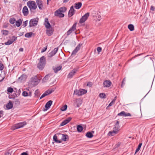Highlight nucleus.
<instances>
[{
  "label": "nucleus",
  "instance_id": "nucleus-5",
  "mask_svg": "<svg viewBox=\"0 0 155 155\" xmlns=\"http://www.w3.org/2000/svg\"><path fill=\"white\" fill-rule=\"evenodd\" d=\"M26 124V122H22L19 123L17 124H16L15 126L13 127L14 128L13 130H14L15 129H18L21 127H23Z\"/></svg>",
  "mask_w": 155,
  "mask_h": 155
},
{
  "label": "nucleus",
  "instance_id": "nucleus-20",
  "mask_svg": "<svg viewBox=\"0 0 155 155\" xmlns=\"http://www.w3.org/2000/svg\"><path fill=\"white\" fill-rule=\"evenodd\" d=\"M23 13L25 16L27 15L28 14V11L27 7L26 6H24L22 10Z\"/></svg>",
  "mask_w": 155,
  "mask_h": 155
},
{
  "label": "nucleus",
  "instance_id": "nucleus-13",
  "mask_svg": "<svg viewBox=\"0 0 155 155\" xmlns=\"http://www.w3.org/2000/svg\"><path fill=\"white\" fill-rule=\"evenodd\" d=\"M75 10L73 6H72L70 8V9L68 12V16L70 17L73 16L75 12Z\"/></svg>",
  "mask_w": 155,
  "mask_h": 155
},
{
  "label": "nucleus",
  "instance_id": "nucleus-19",
  "mask_svg": "<svg viewBox=\"0 0 155 155\" xmlns=\"http://www.w3.org/2000/svg\"><path fill=\"white\" fill-rule=\"evenodd\" d=\"M22 95L24 97H31L32 95V93L31 91H23L22 93Z\"/></svg>",
  "mask_w": 155,
  "mask_h": 155
},
{
  "label": "nucleus",
  "instance_id": "nucleus-27",
  "mask_svg": "<svg viewBox=\"0 0 155 155\" xmlns=\"http://www.w3.org/2000/svg\"><path fill=\"white\" fill-rule=\"evenodd\" d=\"M22 23V21L21 19H19L18 20L15 21V25L17 27H19L21 24Z\"/></svg>",
  "mask_w": 155,
  "mask_h": 155
},
{
  "label": "nucleus",
  "instance_id": "nucleus-49",
  "mask_svg": "<svg viewBox=\"0 0 155 155\" xmlns=\"http://www.w3.org/2000/svg\"><path fill=\"white\" fill-rule=\"evenodd\" d=\"M4 66L3 64L0 62V70H2L4 68Z\"/></svg>",
  "mask_w": 155,
  "mask_h": 155
},
{
  "label": "nucleus",
  "instance_id": "nucleus-15",
  "mask_svg": "<svg viewBox=\"0 0 155 155\" xmlns=\"http://www.w3.org/2000/svg\"><path fill=\"white\" fill-rule=\"evenodd\" d=\"M77 70L75 69H73L68 75V78H71L75 75Z\"/></svg>",
  "mask_w": 155,
  "mask_h": 155
},
{
  "label": "nucleus",
  "instance_id": "nucleus-53",
  "mask_svg": "<svg viewBox=\"0 0 155 155\" xmlns=\"http://www.w3.org/2000/svg\"><path fill=\"white\" fill-rule=\"evenodd\" d=\"M87 85L90 87H91L92 86V83L91 82H89L87 84Z\"/></svg>",
  "mask_w": 155,
  "mask_h": 155
},
{
  "label": "nucleus",
  "instance_id": "nucleus-39",
  "mask_svg": "<svg viewBox=\"0 0 155 155\" xmlns=\"http://www.w3.org/2000/svg\"><path fill=\"white\" fill-rule=\"evenodd\" d=\"M128 28L130 31H133L134 30V27L133 25H129L128 26Z\"/></svg>",
  "mask_w": 155,
  "mask_h": 155
},
{
  "label": "nucleus",
  "instance_id": "nucleus-43",
  "mask_svg": "<svg viewBox=\"0 0 155 155\" xmlns=\"http://www.w3.org/2000/svg\"><path fill=\"white\" fill-rule=\"evenodd\" d=\"M45 27L47 28H51V25L49 23V22L45 23Z\"/></svg>",
  "mask_w": 155,
  "mask_h": 155
},
{
  "label": "nucleus",
  "instance_id": "nucleus-56",
  "mask_svg": "<svg viewBox=\"0 0 155 155\" xmlns=\"http://www.w3.org/2000/svg\"><path fill=\"white\" fill-rule=\"evenodd\" d=\"M64 16V15L62 13H61V14H60V15H59L58 16V17H63Z\"/></svg>",
  "mask_w": 155,
  "mask_h": 155
},
{
  "label": "nucleus",
  "instance_id": "nucleus-38",
  "mask_svg": "<svg viewBox=\"0 0 155 155\" xmlns=\"http://www.w3.org/2000/svg\"><path fill=\"white\" fill-rule=\"evenodd\" d=\"M16 21L15 18H11L9 19V22L12 24H14Z\"/></svg>",
  "mask_w": 155,
  "mask_h": 155
},
{
  "label": "nucleus",
  "instance_id": "nucleus-62",
  "mask_svg": "<svg viewBox=\"0 0 155 155\" xmlns=\"http://www.w3.org/2000/svg\"><path fill=\"white\" fill-rule=\"evenodd\" d=\"M5 155H11V154L9 152H7L5 153Z\"/></svg>",
  "mask_w": 155,
  "mask_h": 155
},
{
  "label": "nucleus",
  "instance_id": "nucleus-58",
  "mask_svg": "<svg viewBox=\"0 0 155 155\" xmlns=\"http://www.w3.org/2000/svg\"><path fill=\"white\" fill-rule=\"evenodd\" d=\"M49 22L48 19L47 18H45V23H48Z\"/></svg>",
  "mask_w": 155,
  "mask_h": 155
},
{
  "label": "nucleus",
  "instance_id": "nucleus-36",
  "mask_svg": "<svg viewBox=\"0 0 155 155\" xmlns=\"http://www.w3.org/2000/svg\"><path fill=\"white\" fill-rule=\"evenodd\" d=\"M116 97L109 104L108 106L107 107H107H108L111 106L112 105H113L115 103V101H116Z\"/></svg>",
  "mask_w": 155,
  "mask_h": 155
},
{
  "label": "nucleus",
  "instance_id": "nucleus-1",
  "mask_svg": "<svg viewBox=\"0 0 155 155\" xmlns=\"http://www.w3.org/2000/svg\"><path fill=\"white\" fill-rule=\"evenodd\" d=\"M46 63L45 57L44 56L41 57L39 61L37 64L38 68L41 70H42L44 68Z\"/></svg>",
  "mask_w": 155,
  "mask_h": 155
},
{
  "label": "nucleus",
  "instance_id": "nucleus-44",
  "mask_svg": "<svg viewBox=\"0 0 155 155\" xmlns=\"http://www.w3.org/2000/svg\"><path fill=\"white\" fill-rule=\"evenodd\" d=\"M61 12H60L58 10H56L54 12V15L56 16H58L60 14Z\"/></svg>",
  "mask_w": 155,
  "mask_h": 155
},
{
  "label": "nucleus",
  "instance_id": "nucleus-31",
  "mask_svg": "<svg viewBox=\"0 0 155 155\" xmlns=\"http://www.w3.org/2000/svg\"><path fill=\"white\" fill-rule=\"evenodd\" d=\"M80 94L81 95H84L87 93V90L82 89H80Z\"/></svg>",
  "mask_w": 155,
  "mask_h": 155
},
{
  "label": "nucleus",
  "instance_id": "nucleus-54",
  "mask_svg": "<svg viewBox=\"0 0 155 155\" xmlns=\"http://www.w3.org/2000/svg\"><path fill=\"white\" fill-rule=\"evenodd\" d=\"M47 49V47H44L41 50V52H45Z\"/></svg>",
  "mask_w": 155,
  "mask_h": 155
},
{
  "label": "nucleus",
  "instance_id": "nucleus-48",
  "mask_svg": "<svg viewBox=\"0 0 155 155\" xmlns=\"http://www.w3.org/2000/svg\"><path fill=\"white\" fill-rule=\"evenodd\" d=\"M58 50V48H56L54 49L52 51L54 53V54H56Z\"/></svg>",
  "mask_w": 155,
  "mask_h": 155
},
{
  "label": "nucleus",
  "instance_id": "nucleus-51",
  "mask_svg": "<svg viewBox=\"0 0 155 155\" xmlns=\"http://www.w3.org/2000/svg\"><path fill=\"white\" fill-rule=\"evenodd\" d=\"M102 49L101 47H98L97 48V50L98 53L100 52L101 51Z\"/></svg>",
  "mask_w": 155,
  "mask_h": 155
},
{
  "label": "nucleus",
  "instance_id": "nucleus-34",
  "mask_svg": "<svg viewBox=\"0 0 155 155\" xmlns=\"http://www.w3.org/2000/svg\"><path fill=\"white\" fill-rule=\"evenodd\" d=\"M86 136L88 138H91L93 137V135L92 133L91 132H87L86 134Z\"/></svg>",
  "mask_w": 155,
  "mask_h": 155
},
{
  "label": "nucleus",
  "instance_id": "nucleus-59",
  "mask_svg": "<svg viewBox=\"0 0 155 155\" xmlns=\"http://www.w3.org/2000/svg\"><path fill=\"white\" fill-rule=\"evenodd\" d=\"M150 9L152 11H154L155 8L153 6H151L150 8Z\"/></svg>",
  "mask_w": 155,
  "mask_h": 155
},
{
  "label": "nucleus",
  "instance_id": "nucleus-64",
  "mask_svg": "<svg viewBox=\"0 0 155 155\" xmlns=\"http://www.w3.org/2000/svg\"><path fill=\"white\" fill-rule=\"evenodd\" d=\"M19 50L20 51H23V49L22 48H20Z\"/></svg>",
  "mask_w": 155,
  "mask_h": 155
},
{
  "label": "nucleus",
  "instance_id": "nucleus-50",
  "mask_svg": "<svg viewBox=\"0 0 155 155\" xmlns=\"http://www.w3.org/2000/svg\"><path fill=\"white\" fill-rule=\"evenodd\" d=\"M28 21H26L23 23V25L24 26V27H25V26H26L27 24L28 23Z\"/></svg>",
  "mask_w": 155,
  "mask_h": 155
},
{
  "label": "nucleus",
  "instance_id": "nucleus-45",
  "mask_svg": "<svg viewBox=\"0 0 155 155\" xmlns=\"http://www.w3.org/2000/svg\"><path fill=\"white\" fill-rule=\"evenodd\" d=\"M99 97L101 98H105L106 96L105 94L101 93L99 94Z\"/></svg>",
  "mask_w": 155,
  "mask_h": 155
},
{
  "label": "nucleus",
  "instance_id": "nucleus-23",
  "mask_svg": "<svg viewBox=\"0 0 155 155\" xmlns=\"http://www.w3.org/2000/svg\"><path fill=\"white\" fill-rule=\"evenodd\" d=\"M13 104L11 101H9L8 103L6 105V107L7 109L9 110L13 107Z\"/></svg>",
  "mask_w": 155,
  "mask_h": 155
},
{
  "label": "nucleus",
  "instance_id": "nucleus-33",
  "mask_svg": "<svg viewBox=\"0 0 155 155\" xmlns=\"http://www.w3.org/2000/svg\"><path fill=\"white\" fill-rule=\"evenodd\" d=\"M1 32L3 35L6 36L8 35L9 32L7 30H2Z\"/></svg>",
  "mask_w": 155,
  "mask_h": 155
},
{
  "label": "nucleus",
  "instance_id": "nucleus-35",
  "mask_svg": "<svg viewBox=\"0 0 155 155\" xmlns=\"http://www.w3.org/2000/svg\"><path fill=\"white\" fill-rule=\"evenodd\" d=\"M83 129V128L81 126L78 125L77 126V130L79 132H81Z\"/></svg>",
  "mask_w": 155,
  "mask_h": 155
},
{
  "label": "nucleus",
  "instance_id": "nucleus-3",
  "mask_svg": "<svg viewBox=\"0 0 155 155\" xmlns=\"http://www.w3.org/2000/svg\"><path fill=\"white\" fill-rule=\"evenodd\" d=\"M40 82V80L35 76L31 79L30 84L32 86H35L37 85Z\"/></svg>",
  "mask_w": 155,
  "mask_h": 155
},
{
  "label": "nucleus",
  "instance_id": "nucleus-52",
  "mask_svg": "<svg viewBox=\"0 0 155 155\" xmlns=\"http://www.w3.org/2000/svg\"><path fill=\"white\" fill-rule=\"evenodd\" d=\"M49 75H47L45 76L44 77V78L43 79V80H47L48 79V78L49 77Z\"/></svg>",
  "mask_w": 155,
  "mask_h": 155
},
{
  "label": "nucleus",
  "instance_id": "nucleus-8",
  "mask_svg": "<svg viewBox=\"0 0 155 155\" xmlns=\"http://www.w3.org/2000/svg\"><path fill=\"white\" fill-rule=\"evenodd\" d=\"M17 39V37L15 36H13L12 38L9 39L7 42L5 43V44L6 45H9L12 44Z\"/></svg>",
  "mask_w": 155,
  "mask_h": 155
},
{
  "label": "nucleus",
  "instance_id": "nucleus-4",
  "mask_svg": "<svg viewBox=\"0 0 155 155\" xmlns=\"http://www.w3.org/2000/svg\"><path fill=\"white\" fill-rule=\"evenodd\" d=\"M89 14L90 13L89 12H87L80 19L79 23L82 24L84 22L89 16Z\"/></svg>",
  "mask_w": 155,
  "mask_h": 155
},
{
  "label": "nucleus",
  "instance_id": "nucleus-18",
  "mask_svg": "<svg viewBox=\"0 0 155 155\" xmlns=\"http://www.w3.org/2000/svg\"><path fill=\"white\" fill-rule=\"evenodd\" d=\"M82 103V100L80 98L76 99L75 101V104L77 107H79Z\"/></svg>",
  "mask_w": 155,
  "mask_h": 155
},
{
  "label": "nucleus",
  "instance_id": "nucleus-11",
  "mask_svg": "<svg viewBox=\"0 0 155 155\" xmlns=\"http://www.w3.org/2000/svg\"><path fill=\"white\" fill-rule=\"evenodd\" d=\"M119 130L116 129L114 128H113V130L112 131H110L108 133V136H114L115 134H117Z\"/></svg>",
  "mask_w": 155,
  "mask_h": 155
},
{
  "label": "nucleus",
  "instance_id": "nucleus-47",
  "mask_svg": "<svg viewBox=\"0 0 155 155\" xmlns=\"http://www.w3.org/2000/svg\"><path fill=\"white\" fill-rule=\"evenodd\" d=\"M39 91L38 90H36L35 93V96L38 97L39 95Z\"/></svg>",
  "mask_w": 155,
  "mask_h": 155
},
{
  "label": "nucleus",
  "instance_id": "nucleus-60",
  "mask_svg": "<svg viewBox=\"0 0 155 155\" xmlns=\"http://www.w3.org/2000/svg\"><path fill=\"white\" fill-rule=\"evenodd\" d=\"M21 155H28L27 153L24 152L21 154Z\"/></svg>",
  "mask_w": 155,
  "mask_h": 155
},
{
  "label": "nucleus",
  "instance_id": "nucleus-6",
  "mask_svg": "<svg viewBox=\"0 0 155 155\" xmlns=\"http://www.w3.org/2000/svg\"><path fill=\"white\" fill-rule=\"evenodd\" d=\"M54 89L52 88L51 89H49L48 90L46 91L45 93H44L40 97V99H41L43 97H45V96L51 94L54 91Z\"/></svg>",
  "mask_w": 155,
  "mask_h": 155
},
{
  "label": "nucleus",
  "instance_id": "nucleus-37",
  "mask_svg": "<svg viewBox=\"0 0 155 155\" xmlns=\"http://www.w3.org/2000/svg\"><path fill=\"white\" fill-rule=\"evenodd\" d=\"M80 90H76L74 91V94H75L76 95H78V96H80L81 95L80 94Z\"/></svg>",
  "mask_w": 155,
  "mask_h": 155
},
{
  "label": "nucleus",
  "instance_id": "nucleus-16",
  "mask_svg": "<svg viewBox=\"0 0 155 155\" xmlns=\"http://www.w3.org/2000/svg\"><path fill=\"white\" fill-rule=\"evenodd\" d=\"M52 103V101L50 100L48 101L45 105V109H44V111L47 110L49 109Z\"/></svg>",
  "mask_w": 155,
  "mask_h": 155
},
{
  "label": "nucleus",
  "instance_id": "nucleus-14",
  "mask_svg": "<svg viewBox=\"0 0 155 155\" xmlns=\"http://www.w3.org/2000/svg\"><path fill=\"white\" fill-rule=\"evenodd\" d=\"M27 77L26 74H23L18 78V80L21 82L25 81Z\"/></svg>",
  "mask_w": 155,
  "mask_h": 155
},
{
  "label": "nucleus",
  "instance_id": "nucleus-26",
  "mask_svg": "<svg viewBox=\"0 0 155 155\" xmlns=\"http://www.w3.org/2000/svg\"><path fill=\"white\" fill-rule=\"evenodd\" d=\"M53 140L54 141L58 143H61L62 142L61 140H58L57 139V136L56 134H55L53 137Z\"/></svg>",
  "mask_w": 155,
  "mask_h": 155
},
{
  "label": "nucleus",
  "instance_id": "nucleus-2",
  "mask_svg": "<svg viewBox=\"0 0 155 155\" xmlns=\"http://www.w3.org/2000/svg\"><path fill=\"white\" fill-rule=\"evenodd\" d=\"M27 5L31 10H35L37 8V5L34 1H30L27 2Z\"/></svg>",
  "mask_w": 155,
  "mask_h": 155
},
{
  "label": "nucleus",
  "instance_id": "nucleus-46",
  "mask_svg": "<svg viewBox=\"0 0 155 155\" xmlns=\"http://www.w3.org/2000/svg\"><path fill=\"white\" fill-rule=\"evenodd\" d=\"M7 91L8 92L12 93L13 91V89L11 87H8L7 89Z\"/></svg>",
  "mask_w": 155,
  "mask_h": 155
},
{
  "label": "nucleus",
  "instance_id": "nucleus-9",
  "mask_svg": "<svg viewBox=\"0 0 155 155\" xmlns=\"http://www.w3.org/2000/svg\"><path fill=\"white\" fill-rule=\"evenodd\" d=\"M76 23H74L70 29L67 32L66 34L67 36L70 35L73 31H74L76 30Z\"/></svg>",
  "mask_w": 155,
  "mask_h": 155
},
{
  "label": "nucleus",
  "instance_id": "nucleus-32",
  "mask_svg": "<svg viewBox=\"0 0 155 155\" xmlns=\"http://www.w3.org/2000/svg\"><path fill=\"white\" fill-rule=\"evenodd\" d=\"M66 8L65 7H62L59 8L58 10L60 12H64L66 11Z\"/></svg>",
  "mask_w": 155,
  "mask_h": 155
},
{
  "label": "nucleus",
  "instance_id": "nucleus-40",
  "mask_svg": "<svg viewBox=\"0 0 155 155\" xmlns=\"http://www.w3.org/2000/svg\"><path fill=\"white\" fill-rule=\"evenodd\" d=\"M32 34L33 33L32 32L27 33L25 35V36L27 38H30L31 36V35H32Z\"/></svg>",
  "mask_w": 155,
  "mask_h": 155
},
{
  "label": "nucleus",
  "instance_id": "nucleus-41",
  "mask_svg": "<svg viewBox=\"0 0 155 155\" xmlns=\"http://www.w3.org/2000/svg\"><path fill=\"white\" fill-rule=\"evenodd\" d=\"M142 145V143H140L139 144L138 146V147L136 149V150L135 151V154L139 150H140V149L141 148V147Z\"/></svg>",
  "mask_w": 155,
  "mask_h": 155
},
{
  "label": "nucleus",
  "instance_id": "nucleus-21",
  "mask_svg": "<svg viewBox=\"0 0 155 155\" xmlns=\"http://www.w3.org/2000/svg\"><path fill=\"white\" fill-rule=\"evenodd\" d=\"M111 84L110 81H105L104 82L103 85L104 87H108L110 86Z\"/></svg>",
  "mask_w": 155,
  "mask_h": 155
},
{
  "label": "nucleus",
  "instance_id": "nucleus-12",
  "mask_svg": "<svg viewBox=\"0 0 155 155\" xmlns=\"http://www.w3.org/2000/svg\"><path fill=\"white\" fill-rule=\"evenodd\" d=\"M118 115L119 116H122L125 117H131V114L129 113H126V112L122 111L118 114Z\"/></svg>",
  "mask_w": 155,
  "mask_h": 155
},
{
  "label": "nucleus",
  "instance_id": "nucleus-42",
  "mask_svg": "<svg viewBox=\"0 0 155 155\" xmlns=\"http://www.w3.org/2000/svg\"><path fill=\"white\" fill-rule=\"evenodd\" d=\"M67 106L66 105H65L64 106L61 108L60 110L62 111H64L67 109Z\"/></svg>",
  "mask_w": 155,
  "mask_h": 155
},
{
  "label": "nucleus",
  "instance_id": "nucleus-10",
  "mask_svg": "<svg viewBox=\"0 0 155 155\" xmlns=\"http://www.w3.org/2000/svg\"><path fill=\"white\" fill-rule=\"evenodd\" d=\"M36 2L39 9L42 10L43 7V2L41 0H36Z\"/></svg>",
  "mask_w": 155,
  "mask_h": 155
},
{
  "label": "nucleus",
  "instance_id": "nucleus-28",
  "mask_svg": "<svg viewBox=\"0 0 155 155\" xmlns=\"http://www.w3.org/2000/svg\"><path fill=\"white\" fill-rule=\"evenodd\" d=\"M81 5L82 3L81 2L75 3V4L74 7L76 9H79L81 7Z\"/></svg>",
  "mask_w": 155,
  "mask_h": 155
},
{
  "label": "nucleus",
  "instance_id": "nucleus-25",
  "mask_svg": "<svg viewBox=\"0 0 155 155\" xmlns=\"http://www.w3.org/2000/svg\"><path fill=\"white\" fill-rule=\"evenodd\" d=\"M61 140L64 141H66V139L68 138V136L66 134H60Z\"/></svg>",
  "mask_w": 155,
  "mask_h": 155
},
{
  "label": "nucleus",
  "instance_id": "nucleus-57",
  "mask_svg": "<svg viewBox=\"0 0 155 155\" xmlns=\"http://www.w3.org/2000/svg\"><path fill=\"white\" fill-rule=\"evenodd\" d=\"M4 111L2 110H1L0 111V114L2 116L3 115Z\"/></svg>",
  "mask_w": 155,
  "mask_h": 155
},
{
  "label": "nucleus",
  "instance_id": "nucleus-55",
  "mask_svg": "<svg viewBox=\"0 0 155 155\" xmlns=\"http://www.w3.org/2000/svg\"><path fill=\"white\" fill-rule=\"evenodd\" d=\"M55 54H54V53L52 51H51L49 54V55H50V57H52L53 56H54V55Z\"/></svg>",
  "mask_w": 155,
  "mask_h": 155
},
{
  "label": "nucleus",
  "instance_id": "nucleus-22",
  "mask_svg": "<svg viewBox=\"0 0 155 155\" xmlns=\"http://www.w3.org/2000/svg\"><path fill=\"white\" fill-rule=\"evenodd\" d=\"M53 32V29L52 28H47L46 30V34L49 36L51 35Z\"/></svg>",
  "mask_w": 155,
  "mask_h": 155
},
{
  "label": "nucleus",
  "instance_id": "nucleus-24",
  "mask_svg": "<svg viewBox=\"0 0 155 155\" xmlns=\"http://www.w3.org/2000/svg\"><path fill=\"white\" fill-rule=\"evenodd\" d=\"M80 44H79L78 45V46L75 48V49L73 51L72 53V54L74 55L76 54L77 52L80 49Z\"/></svg>",
  "mask_w": 155,
  "mask_h": 155
},
{
  "label": "nucleus",
  "instance_id": "nucleus-30",
  "mask_svg": "<svg viewBox=\"0 0 155 155\" xmlns=\"http://www.w3.org/2000/svg\"><path fill=\"white\" fill-rule=\"evenodd\" d=\"M119 122L118 121H117L116 124L114 125V127L113 128L120 130V126H119Z\"/></svg>",
  "mask_w": 155,
  "mask_h": 155
},
{
  "label": "nucleus",
  "instance_id": "nucleus-63",
  "mask_svg": "<svg viewBox=\"0 0 155 155\" xmlns=\"http://www.w3.org/2000/svg\"><path fill=\"white\" fill-rule=\"evenodd\" d=\"M125 84V83H124V82H123V81H122V84L121 85V87H123V85H124Z\"/></svg>",
  "mask_w": 155,
  "mask_h": 155
},
{
  "label": "nucleus",
  "instance_id": "nucleus-7",
  "mask_svg": "<svg viewBox=\"0 0 155 155\" xmlns=\"http://www.w3.org/2000/svg\"><path fill=\"white\" fill-rule=\"evenodd\" d=\"M38 21L35 19H33L30 20L29 22V27L35 26L37 25Z\"/></svg>",
  "mask_w": 155,
  "mask_h": 155
},
{
  "label": "nucleus",
  "instance_id": "nucleus-61",
  "mask_svg": "<svg viewBox=\"0 0 155 155\" xmlns=\"http://www.w3.org/2000/svg\"><path fill=\"white\" fill-rule=\"evenodd\" d=\"M101 16L100 15H98V18H97V20L98 21H100V18H101Z\"/></svg>",
  "mask_w": 155,
  "mask_h": 155
},
{
  "label": "nucleus",
  "instance_id": "nucleus-29",
  "mask_svg": "<svg viewBox=\"0 0 155 155\" xmlns=\"http://www.w3.org/2000/svg\"><path fill=\"white\" fill-rule=\"evenodd\" d=\"M62 68V67L61 66H57L54 68L53 69L55 73H57Z\"/></svg>",
  "mask_w": 155,
  "mask_h": 155
},
{
  "label": "nucleus",
  "instance_id": "nucleus-17",
  "mask_svg": "<svg viewBox=\"0 0 155 155\" xmlns=\"http://www.w3.org/2000/svg\"><path fill=\"white\" fill-rule=\"evenodd\" d=\"M71 120V118L70 117H68L66 120H64L61 124L60 125L61 126H64L67 123H69Z\"/></svg>",
  "mask_w": 155,
  "mask_h": 155
}]
</instances>
